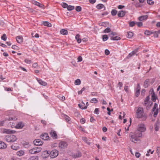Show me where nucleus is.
I'll list each match as a JSON object with an SVG mask.
<instances>
[{
    "label": "nucleus",
    "instance_id": "nucleus-62",
    "mask_svg": "<svg viewBox=\"0 0 160 160\" xmlns=\"http://www.w3.org/2000/svg\"><path fill=\"white\" fill-rule=\"evenodd\" d=\"M78 62H81L82 61V58L81 56H79L78 58Z\"/></svg>",
    "mask_w": 160,
    "mask_h": 160
},
{
    "label": "nucleus",
    "instance_id": "nucleus-64",
    "mask_svg": "<svg viewBox=\"0 0 160 160\" xmlns=\"http://www.w3.org/2000/svg\"><path fill=\"white\" fill-rule=\"evenodd\" d=\"M32 67L35 68L38 67V64L37 63H34L32 65Z\"/></svg>",
    "mask_w": 160,
    "mask_h": 160
},
{
    "label": "nucleus",
    "instance_id": "nucleus-39",
    "mask_svg": "<svg viewBox=\"0 0 160 160\" xmlns=\"http://www.w3.org/2000/svg\"><path fill=\"white\" fill-rule=\"evenodd\" d=\"M90 102L91 103H97L98 102V101L97 99L94 98L91 99Z\"/></svg>",
    "mask_w": 160,
    "mask_h": 160
},
{
    "label": "nucleus",
    "instance_id": "nucleus-49",
    "mask_svg": "<svg viewBox=\"0 0 160 160\" xmlns=\"http://www.w3.org/2000/svg\"><path fill=\"white\" fill-rule=\"evenodd\" d=\"M135 24V22L134 21L131 22H129V26L131 27H133Z\"/></svg>",
    "mask_w": 160,
    "mask_h": 160
},
{
    "label": "nucleus",
    "instance_id": "nucleus-43",
    "mask_svg": "<svg viewBox=\"0 0 160 160\" xmlns=\"http://www.w3.org/2000/svg\"><path fill=\"white\" fill-rule=\"evenodd\" d=\"M111 12L112 15L115 16L116 15L117 11L116 10L113 9L112 11Z\"/></svg>",
    "mask_w": 160,
    "mask_h": 160
},
{
    "label": "nucleus",
    "instance_id": "nucleus-19",
    "mask_svg": "<svg viewBox=\"0 0 160 160\" xmlns=\"http://www.w3.org/2000/svg\"><path fill=\"white\" fill-rule=\"evenodd\" d=\"M81 156V153L79 152H78L76 153H74V154L72 155V157L73 158H78L80 157Z\"/></svg>",
    "mask_w": 160,
    "mask_h": 160
},
{
    "label": "nucleus",
    "instance_id": "nucleus-47",
    "mask_svg": "<svg viewBox=\"0 0 160 160\" xmlns=\"http://www.w3.org/2000/svg\"><path fill=\"white\" fill-rule=\"evenodd\" d=\"M158 107V104H157L156 103H155L154 104V106L153 107V109H152V111H154L155 110L158 109V108H157Z\"/></svg>",
    "mask_w": 160,
    "mask_h": 160
},
{
    "label": "nucleus",
    "instance_id": "nucleus-61",
    "mask_svg": "<svg viewBox=\"0 0 160 160\" xmlns=\"http://www.w3.org/2000/svg\"><path fill=\"white\" fill-rule=\"evenodd\" d=\"M149 93L151 95L153 93H155L154 90L153 88H152L150 90Z\"/></svg>",
    "mask_w": 160,
    "mask_h": 160
},
{
    "label": "nucleus",
    "instance_id": "nucleus-22",
    "mask_svg": "<svg viewBox=\"0 0 160 160\" xmlns=\"http://www.w3.org/2000/svg\"><path fill=\"white\" fill-rule=\"evenodd\" d=\"M78 106L82 109H86L87 108V107L85 106V104L83 102H82L81 104H79Z\"/></svg>",
    "mask_w": 160,
    "mask_h": 160
},
{
    "label": "nucleus",
    "instance_id": "nucleus-1",
    "mask_svg": "<svg viewBox=\"0 0 160 160\" xmlns=\"http://www.w3.org/2000/svg\"><path fill=\"white\" fill-rule=\"evenodd\" d=\"M142 136V133L138 131H135L134 133L131 132L129 134L130 140L134 143L140 142L141 140L139 138L141 137Z\"/></svg>",
    "mask_w": 160,
    "mask_h": 160
},
{
    "label": "nucleus",
    "instance_id": "nucleus-28",
    "mask_svg": "<svg viewBox=\"0 0 160 160\" xmlns=\"http://www.w3.org/2000/svg\"><path fill=\"white\" fill-rule=\"evenodd\" d=\"M80 37V35L78 34H77L75 36V39L76 40H77V42L78 43H80L82 41V40L81 39L79 38Z\"/></svg>",
    "mask_w": 160,
    "mask_h": 160
},
{
    "label": "nucleus",
    "instance_id": "nucleus-18",
    "mask_svg": "<svg viewBox=\"0 0 160 160\" xmlns=\"http://www.w3.org/2000/svg\"><path fill=\"white\" fill-rule=\"evenodd\" d=\"M7 147V146L4 142L0 141V149H5Z\"/></svg>",
    "mask_w": 160,
    "mask_h": 160
},
{
    "label": "nucleus",
    "instance_id": "nucleus-36",
    "mask_svg": "<svg viewBox=\"0 0 160 160\" xmlns=\"http://www.w3.org/2000/svg\"><path fill=\"white\" fill-rule=\"evenodd\" d=\"M153 33V32L152 31H149L148 30H146L144 32V34L147 35H149Z\"/></svg>",
    "mask_w": 160,
    "mask_h": 160
},
{
    "label": "nucleus",
    "instance_id": "nucleus-26",
    "mask_svg": "<svg viewBox=\"0 0 160 160\" xmlns=\"http://www.w3.org/2000/svg\"><path fill=\"white\" fill-rule=\"evenodd\" d=\"M42 24L45 26H46L48 27H51L52 26V24L51 23H49L48 22L44 21L42 22Z\"/></svg>",
    "mask_w": 160,
    "mask_h": 160
},
{
    "label": "nucleus",
    "instance_id": "nucleus-3",
    "mask_svg": "<svg viewBox=\"0 0 160 160\" xmlns=\"http://www.w3.org/2000/svg\"><path fill=\"white\" fill-rule=\"evenodd\" d=\"M42 148L41 147H36L30 149L29 153L31 154H36L41 151Z\"/></svg>",
    "mask_w": 160,
    "mask_h": 160
},
{
    "label": "nucleus",
    "instance_id": "nucleus-32",
    "mask_svg": "<svg viewBox=\"0 0 160 160\" xmlns=\"http://www.w3.org/2000/svg\"><path fill=\"white\" fill-rule=\"evenodd\" d=\"M152 100V101L155 102L157 98V96L155 95V93H153L151 95Z\"/></svg>",
    "mask_w": 160,
    "mask_h": 160
},
{
    "label": "nucleus",
    "instance_id": "nucleus-4",
    "mask_svg": "<svg viewBox=\"0 0 160 160\" xmlns=\"http://www.w3.org/2000/svg\"><path fill=\"white\" fill-rule=\"evenodd\" d=\"M5 139L8 142H13L17 140V138L14 135H8L6 137Z\"/></svg>",
    "mask_w": 160,
    "mask_h": 160
},
{
    "label": "nucleus",
    "instance_id": "nucleus-11",
    "mask_svg": "<svg viewBox=\"0 0 160 160\" xmlns=\"http://www.w3.org/2000/svg\"><path fill=\"white\" fill-rule=\"evenodd\" d=\"M24 126V123L22 122H20L15 126V128L17 129H22Z\"/></svg>",
    "mask_w": 160,
    "mask_h": 160
},
{
    "label": "nucleus",
    "instance_id": "nucleus-24",
    "mask_svg": "<svg viewBox=\"0 0 160 160\" xmlns=\"http://www.w3.org/2000/svg\"><path fill=\"white\" fill-rule=\"evenodd\" d=\"M25 153L22 150H20L17 152L16 154L19 156H23Z\"/></svg>",
    "mask_w": 160,
    "mask_h": 160
},
{
    "label": "nucleus",
    "instance_id": "nucleus-10",
    "mask_svg": "<svg viewBox=\"0 0 160 160\" xmlns=\"http://www.w3.org/2000/svg\"><path fill=\"white\" fill-rule=\"evenodd\" d=\"M34 144L36 146H40L43 144V142L39 139H36L33 141Z\"/></svg>",
    "mask_w": 160,
    "mask_h": 160
},
{
    "label": "nucleus",
    "instance_id": "nucleus-23",
    "mask_svg": "<svg viewBox=\"0 0 160 160\" xmlns=\"http://www.w3.org/2000/svg\"><path fill=\"white\" fill-rule=\"evenodd\" d=\"M96 8L98 9H100L102 8H104V10H105V7L104 5L102 4H99L97 5L96 6Z\"/></svg>",
    "mask_w": 160,
    "mask_h": 160
},
{
    "label": "nucleus",
    "instance_id": "nucleus-57",
    "mask_svg": "<svg viewBox=\"0 0 160 160\" xmlns=\"http://www.w3.org/2000/svg\"><path fill=\"white\" fill-rule=\"evenodd\" d=\"M9 124L11 126V127L13 128H15V126L14 125V123L11 122H10Z\"/></svg>",
    "mask_w": 160,
    "mask_h": 160
},
{
    "label": "nucleus",
    "instance_id": "nucleus-56",
    "mask_svg": "<svg viewBox=\"0 0 160 160\" xmlns=\"http://www.w3.org/2000/svg\"><path fill=\"white\" fill-rule=\"evenodd\" d=\"M82 139L83 140V141H84L85 142H86L88 144H90V142H88V139L86 138L83 137Z\"/></svg>",
    "mask_w": 160,
    "mask_h": 160
},
{
    "label": "nucleus",
    "instance_id": "nucleus-25",
    "mask_svg": "<svg viewBox=\"0 0 160 160\" xmlns=\"http://www.w3.org/2000/svg\"><path fill=\"white\" fill-rule=\"evenodd\" d=\"M22 144L25 148H28L31 146L29 142H23Z\"/></svg>",
    "mask_w": 160,
    "mask_h": 160
},
{
    "label": "nucleus",
    "instance_id": "nucleus-45",
    "mask_svg": "<svg viewBox=\"0 0 160 160\" xmlns=\"http://www.w3.org/2000/svg\"><path fill=\"white\" fill-rule=\"evenodd\" d=\"M111 31V29L109 28H107L104 30V32L105 33H108Z\"/></svg>",
    "mask_w": 160,
    "mask_h": 160
},
{
    "label": "nucleus",
    "instance_id": "nucleus-35",
    "mask_svg": "<svg viewBox=\"0 0 160 160\" xmlns=\"http://www.w3.org/2000/svg\"><path fill=\"white\" fill-rule=\"evenodd\" d=\"M81 81L79 79H78L76 80L74 82V84L75 85H79L81 84Z\"/></svg>",
    "mask_w": 160,
    "mask_h": 160
},
{
    "label": "nucleus",
    "instance_id": "nucleus-8",
    "mask_svg": "<svg viewBox=\"0 0 160 160\" xmlns=\"http://www.w3.org/2000/svg\"><path fill=\"white\" fill-rule=\"evenodd\" d=\"M68 146L67 143L65 142H61L59 143L58 147L61 149H64L67 148Z\"/></svg>",
    "mask_w": 160,
    "mask_h": 160
},
{
    "label": "nucleus",
    "instance_id": "nucleus-31",
    "mask_svg": "<svg viewBox=\"0 0 160 160\" xmlns=\"http://www.w3.org/2000/svg\"><path fill=\"white\" fill-rule=\"evenodd\" d=\"M111 40H118L120 39V38L118 36L115 37H111Z\"/></svg>",
    "mask_w": 160,
    "mask_h": 160
},
{
    "label": "nucleus",
    "instance_id": "nucleus-13",
    "mask_svg": "<svg viewBox=\"0 0 160 160\" xmlns=\"http://www.w3.org/2000/svg\"><path fill=\"white\" fill-rule=\"evenodd\" d=\"M138 51V48H137L135 50H134L131 53H129V54L127 56V58H130L131 57H132Z\"/></svg>",
    "mask_w": 160,
    "mask_h": 160
},
{
    "label": "nucleus",
    "instance_id": "nucleus-29",
    "mask_svg": "<svg viewBox=\"0 0 160 160\" xmlns=\"http://www.w3.org/2000/svg\"><path fill=\"white\" fill-rule=\"evenodd\" d=\"M60 32L61 34L63 35H66L68 33L67 30L65 29H62L61 30Z\"/></svg>",
    "mask_w": 160,
    "mask_h": 160
},
{
    "label": "nucleus",
    "instance_id": "nucleus-14",
    "mask_svg": "<svg viewBox=\"0 0 160 160\" xmlns=\"http://www.w3.org/2000/svg\"><path fill=\"white\" fill-rule=\"evenodd\" d=\"M41 138L43 140H48L49 138V137L47 133L42 134L40 136Z\"/></svg>",
    "mask_w": 160,
    "mask_h": 160
},
{
    "label": "nucleus",
    "instance_id": "nucleus-63",
    "mask_svg": "<svg viewBox=\"0 0 160 160\" xmlns=\"http://www.w3.org/2000/svg\"><path fill=\"white\" fill-rule=\"evenodd\" d=\"M12 48L14 49H18V47L15 45H13L12 47Z\"/></svg>",
    "mask_w": 160,
    "mask_h": 160
},
{
    "label": "nucleus",
    "instance_id": "nucleus-51",
    "mask_svg": "<svg viewBox=\"0 0 160 160\" xmlns=\"http://www.w3.org/2000/svg\"><path fill=\"white\" fill-rule=\"evenodd\" d=\"M154 112V113L153 115V116L154 117H156L157 115H158V109H157L156 110H155L154 111H153Z\"/></svg>",
    "mask_w": 160,
    "mask_h": 160
},
{
    "label": "nucleus",
    "instance_id": "nucleus-5",
    "mask_svg": "<svg viewBox=\"0 0 160 160\" xmlns=\"http://www.w3.org/2000/svg\"><path fill=\"white\" fill-rule=\"evenodd\" d=\"M146 130V128L145 125L143 123H140L138 124L137 130L136 131H138L140 132H144Z\"/></svg>",
    "mask_w": 160,
    "mask_h": 160
},
{
    "label": "nucleus",
    "instance_id": "nucleus-50",
    "mask_svg": "<svg viewBox=\"0 0 160 160\" xmlns=\"http://www.w3.org/2000/svg\"><path fill=\"white\" fill-rule=\"evenodd\" d=\"M94 112L95 114H98L99 112V109L98 108H95L94 111Z\"/></svg>",
    "mask_w": 160,
    "mask_h": 160
},
{
    "label": "nucleus",
    "instance_id": "nucleus-15",
    "mask_svg": "<svg viewBox=\"0 0 160 160\" xmlns=\"http://www.w3.org/2000/svg\"><path fill=\"white\" fill-rule=\"evenodd\" d=\"M51 136L54 139H55L57 138V135L55 131H51L50 133Z\"/></svg>",
    "mask_w": 160,
    "mask_h": 160
},
{
    "label": "nucleus",
    "instance_id": "nucleus-54",
    "mask_svg": "<svg viewBox=\"0 0 160 160\" xmlns=\"http://www.w3.org/2000/svg\"><path fill=\"white\" fill-rule=\"evenodd\" d=\"M62 6L63 8H67L68 5L65 3L63 2L62 4Z\"/></svg>",
    "mask_w": 160,
    "mask_h": 160
},
{
    "label": "nucleus",
    "instance_id": "nucleus-2",
    "mask_svg": "<svg viewBox=\"0 0 160 160\" xmlns=\"http://www.w3.org/2000/svg\"><path fill=\"white\" fill-rule=\"evenodd\" d=\"M137 118H142L143 120H145L147 118V116L144 113L142 108L139 107L136 111Z\"/></svg>",
    "mask_w": 160,
    "mask_h": 160
},
{
    "label": "nucleus",
    "instance_id": "nucleus-6",
    "mask_svg": "<svg viewBox=\"0 0 160 160\" xmlns=\"http://www.w3.org/2000/svg\"><path fill=\"white\" fill-rule=\"evenodd\" d=\"M17 120V118L16 117H9V118L7 119V120L8 121L10 120ZM7 120V118L5 120H3L1 121H0V127L3 126L5 122Z\"/></svg>",
    "mask_w": 160,
    "mask_h": 160
},
{
    "label": "nucleus",
    "instance_id": "nucleus-7",
    "mask_svg": "<svg viewBox=\"0 0 160 160\" xmlns=\"http://www.w3.org/2000/svg\"><path fill=\"white\" fill-rule=\"evenodd\" d=\"M58 151L57 150H53L50 152V157L52 158H54L58 155Z\"/></svg>",
    "mask_w": 160,
    "mask_h": 160
},
{
    "label": "nucleus",
    "instance_id": "nucleus-37",
    "mask_svg": "<svg viewBox=\"0 0 160 160\" xmlns=\"http://www.w3.org/2000/svg\"><path fill=\"white\" fill-rule=\"evenodd\" d=\"M133 35V33L132 32H129L128 33V38H131Z\"/></svg>",
    "mask_w": 160,
    "mask_h": 160
},
{
    "label": "nucleus",
    "instance_id": "nucleus-34",
    "mask_svg": "<svg viewBox=\"0 0 160 160\" xmlns=\"http://www.w3.org/2000/svg\"><path fill=\"white\" fill-rule=\"evenodd\" d=\"M149 82V79H146L144 83V87L145 88H147L148 87V83Z\"/></svg>",
    "mask_w": 160,
    "mask_h": 160
},
{
    "label": "nucleus",
    "instance_id": "nucleus-48",
    "mask_svg": "<svg viewBox=\"0 0 160 160\" xmlns=\"http://www.w3.org/2000/svg\"><path fill=\"white\" fill-rule=\"evenodd\" d=\"M82 8L80 6H77L76 8V10L77 12H80L81 11Z\"/></svg>",
    "mask_w": 160,
    "mask_h": 160
},
{
    "label": "nucleus",
    "instance_id": "nucleus-40",
    "mask_svg": "<svg viewBox=\"0 0 160 160\" xmlns=\"http://www.w3.org/2000/svg\"><path fill=\"white\" fill-rule=\"evenodd\" d=\"M30 160H38V157L37 156H32L30 158Z\"/></svg>",
    "mask_w": 160,
    "mask_h": 160
},
{
    "label": "nucleus",
    "instance_id": "nucleus-44",
    "mask_svg": "<svg viewBox=\"0 0 160 160\" xmlns=\"http://www.w3.org/2000/svg\"><path fill=\"white\" fill-rule=\"evenodd\" d=\"M159 126L158 124L156 123L155 124V129L156 131H157L159 130Z\"/></svg>",
    "mask_w": 160,
    "mask_h": 160
},
{
    "label": "nucleus",
    "instance_id": "nucleus-52",
    "mask_svg": "<svg viewBox=\"0 0 160 160\" xmlns=\"http://www.w3.org/2000/svg\"><path fill=\"white\" fill-rule=\"evenodd\" d=\"M117 35V34L116 32H112L111 33L109 34V36L111 37H113V36L116 35Z\"/></svg>",
    "mask_w": 160,
    "mask_h": 160
},
{
    "label": "nucleus",
    "instance_id": "nucleus-12",
    "mask_svg": "<svg viewBox=\"0 0 160 160\" xmlns=\"http://www.w3.org/2000/svg\"><path fill=\"white\" fill-rule=\"evenodd\" d=\"M50 152L49 151H44L42 153V156L43 158H46L49 155Z\"/></svg>",
    "mask_w": 160,
    "mask_h": 160
},
{
    "label": "nucleus",
    "instance_id": "nucleus-55",
    "mask_svg": "<svg viewBox=\"0 0 160 160\" xmlns=\"http://www.w3.org/2000/svg\"><path fill=\"white\" fill-rule=\"evenodd\" d=\"M58 98L61 100H62V101H63L65 100V97L64 96H59Z\"/></svg>",
    "mask_w": 160,
    "mask_h": 160
},
{
    "label": "nucleus",
    "instance_id": "nucleus-30",
    "mask_svg": "<svg viewBox=\"0 0 160 160\" xmlns=\"http://www.w3.org/2000/svg\"><path fill=\"white\" fill-rule=\"evenodd\" d=\"M34 4L41 8H43L44 7V5H43L41 4L39 2L36 1L34 2Z\"/></svg>",
    "mask_w": 160,
    "mask_h": 160
},
{
    "label": "nucleus",
    "instance_id": "nucleus-33",
    "mask_svg": "<svg viewBox=\"0 0 160 160\" xmlns=\"http://www.w3.org/2000/svg\"><path fill=\"white\" fill-rule=\"evenodd\" d=\"M64 118L65 119L66 121L68 122L70 121V118L66 115H64Z\"/></svg>",
    "mask_w": 160,
    "mask_h": 160
},
{
    "label": "nucleus",
    "instance_id": "nucleus-42",
    "mask_svg": "<svg viewBox=\"0 0 160 160\" xmlns=\"http://www.w3.org/2000/svg\"><path fill=\"white\" fill-rule=\"evenodd\" d=\"M147 3L150 5H152L154 4V2L152 0H147Z\"/></svg>",
    "mask_w": 160,
    "mask_h": 160
},
{
    "label": "nucleus",
    "instance_id": "nucleus-46",
    "mask_svg": "<svg viewBox=\"0 0 160 160\" xmlns=\"http://www.w3.org/2000/svg\"><path fill=\"white\" fill-rule=\"evenodd\" d=\"M1 38L2 40L4 41H6L7 39V37L6 35L5 34H3L2 36L1 37Z\"/></svg>",
    "mask_w": 160,
    "mask_h": 160
},
{
    "label": "nucleus",
    "instance_id": "nucleus-59",
    "mask_svg": "<svg viewBox=\"0 0 160 160\" xmlns=\"http://www.w3.org/2000/svg\"><path fill=\"white\" fill-rule=\"evenodd\" d=\"M136 24L139 27H140L142 25V23L141 22H137Z\"/></svg>",
    "mask_w": 160,
    "mask_h": 160
},
{
    "label": "nucleus",
    "instance_id": "nucleus-17",
    "mask_svg": "<svg viewBox=\"0 0 160 160\" xmlns=\"http://www.w3.org/2000/svg\"><path fill=\"white\" fill-rule=\"evenodd\" d=\"M126 12L124 11H120L119 12L118 14V16L119 17H123L125 14Z\"/></svg>",
    "mask_w": 160,
    "mask_h": 160
},
{
    "label": "nucleus",
    "instance_id": "nucleus-21",
    "mask_svg": "<svg viewBox=\"0 0 160 160\" xmlns=\"http://www.w3.org/2000/svg\"><path fill=\"white\" fill-rule=\"evenodd\" d=\"M11 148L12 149L15 150H17L19 148V146L16 144H14L12 145Z\"/></svg>",
    "mask_w": 160,
    "mask_h": 160
},
{
    "label": "nucleus",
    "instance_id": "nucleus-9",
    "mask_svg": "<svg viewBox=\"0 0 160 160\" xmlns=\"http://www.w3.org/2000/svg\"><path fill=\"white\" fill-rule=\"evenodd\" d=\"M16 131L14 130H11L9 129H3V133H6L8 134L14 133L16 132Z\"/></svg>",
    "mask_w": 160,
    "mask_h": 160
},
{
    "label": "nucleus",
    "instance_id": "nucleus-53",
    "mask_svg": "<svg viewBox=\"0 0 160 160\" xmlns=\"http://www.w3.org/2000/svg\"><path fill=\"white\" fill-rule=\"evenodd\" d=\"M24 61L26 63L28 64H30L32 63V62L30 60L28 59H26L24 60Z\"/></svg>",
    "mask_w": 160,
    "mask_h": 160
},
{
    "label": "nucleus",
    "instance_id": "nucleus-58",
    "mask_svg": "<svg viewBox=\"0 0 160 160\" xmlns=\"http://www.w3.org/2000/svg\"><path fill=\"white\" fill-rule=\"evenodd\" d=\"M140 153L138 152H136L135 153V156L137 158H139L140 157Z\"/></svg>",
    "mask_w": 160,
    "mask_h": 160
},
{
    "label": "nucleus",
    "instance_id": "nucleus-16",
    "mask_svg": "<svg viewBox=\"0 0 160 160\" xmlns=\"http://www.w3.org/2000/svg\"><path fill=\"white\" fill-rule=\"evenodd\" d=\"M37 80L39 84L41 85L46 86L47 85L46 82L42 81L41 79H38V78H37Z\"/></svg>",
    "mask_w": 160,
    "mask_h": 160
},
{
    "label": "nucleus",
    "instance_id": "nucleus-27",
    "mask_svg": "<svg viewBox=\"0 0 160 160\" xmlns=\"http://www.w3.org/2000/svg\"><path fill=\"white\" fill-rule=\"evenodd\" d=\"M148 16L147 15H143L140 17L139 18V20L140 21H142L143 20H145L147 19Z\"/></svg>",
    "mask_w": 160,
    "mask_h": 160
},
{
    "label": "nucleus",
    "instance_id": "nucleus-38",
    "mask_svg": "<svg viewBox=\"0 0 160 160\" xmlns=\"http://www.w3.org/2000/svg\"><path fill=\"white\" fill-rule=\"evenodd\" d=\"M108 38L107 35H104L102 36V39L104 41H107Z\"/></svg>",
    "mask_w": 160,
    "mask_h": 160
},
{
    "label": "nucleus",
    "instance_id": "nucleus-41",
    "mask_svg": "<svg viewBox=\"0 0 160 160\" xmlns=\"http://www.w3.org/2000/svg\"><path fill=\"white\" fill-rule=\"evenodd\" d=\"M67 9L69 11L72 10L74 9V7L73 6L69 5L67 7Z\"/></svg>",
    "mask_w": 160,
    "mask_h": 160
},
{
    "label": "nucleus",
    "instance_id": "nucleus-20",
    "mask_svg": "<svg viewBox=\"0 0 160 160\" xmlns=\"http://www.w3.org/2000/svg\"><path fill=\"white\" fill-rule=\"evenodd\" d=\"M16 39L18 43H22L23 41V38L22 36H18L16 37Z\"/></svg>",
    "mask_w": 160,
    "mask_h": 160
},
{
    "label": "nucleus",
    "instance_id": "nucleus-60",
    "mask_svg": "<svg viewBox=\"0 0 160 160\" xmlns=\"http://www.w3.org/2000/svg\"><path fill=\"white\" fill-rule=\"evenodd\" d=\"M140 93V91H139V90L138 91L137 90H136L135 94H136V97H138Z\"/></svg>",
    "mask_w": 160,
    "mask_h": 160
}]
</instances>
